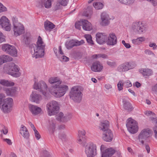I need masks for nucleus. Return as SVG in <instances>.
<instances>
[{"label": "nucleus", "instance_id": "0e129e2a", "mask_svg": "<svg viewBox=\"0 0 157 157\" xmlns=\"http://www.w3.org/2000/svg\"><path fill=\"white\" fill-rule=\"evenodd\" d=\"M132 41V43L135 44H140L138 38L136 39H133Z\"/></svg>", "mask_w": 157, "mask_h": 157}, {"label": "nucleus", "instance_id": "f704fd0d", "mask_svg": "<svg viewBox=\"0 0 157 157\" xmlns=\"http://www.w3.org/2000/svg\"><path fill=\"white\" fill-rule=\"evenodd\" d=\"M85 37L89 44L90 45L94 44V43L92 40V38L91 35L89 34L85 35Z\"/></svg>", "mask_w": 157, "mask_h": 157}, {"label": "nucleus", "instance_id": "a878e982", "mask_svg": "<svg viewBox=\"0 0 157 157\" xmlns=\"http://www.w3.org/2000/svg\"><path fill=\"white\" fill-rule=\"evenodd\" d=\"M21 134L26 139L29 138V135L26 128L24 126L22 125L20 130Z\"/></svg>", "mask_w": 157, "mask_h": 157}, {"label": "nucleus", "instance_id": "680f3d73", "mask_svg": "<svg viewBox=\"0 0 157 157\" xmlns=\"http://www.w3.org/2000/svg\"><path fill=\"white\" fill-rule=\"evenodd\" d=\"M153 130L155 133V137L157 140V126H155L153 128Z\"/></svg>", "mask_w": 157, "mask_h": 157}, {"label": "nucleus", "instance_id": "5701e85b", "mask_svg": "<svg viewBox=\"0 0 157 157\" xmlns=\"http://www.w3.org/2000/svg\"><path fill=\"white\" fill-rule=\"evenodd\" d=\"M41 99V95L37 93L36 92L34 91L32 92L30 96V100L31 101L38 103Z\"/></svg>", "mask_w": 157, "mask_h": 157}, {"label": "nucleus", "instance_id": "4be33fe9", "mask_svg": "<svg viewBox=\"0 0 157 157\" xmlns=\"http://www.w3.org/2000/svg\"><path fill=\"white\" fill-rule=\"evenodd\" d=\"M103 67L99 61L94 62L91 67V69L94 72H100L103 69Z\"/></svg>", "mask_w": 157, "mask_h": 157}, {"label": "nucleus", "instance_id": "4468645a", "mask_svg": "<svg viewBox=\"0 0 157 157\" xmlns=\"http://www.w3.org/2000/svg\"><path fill=\"white\" fill-rule=\"evenodd\" d=\"M83 43H84V41L83 40H81L80 41H76L72 40L67 41L65 43V45L67 49H70L75 46H79Z\"/></svg>", "mask_w": 157, "mask_h": 157}, {"label": "nucleus", "instance_id": "6ab92c4d", "mask_svg": "<svg viewBox=\"0 0 157 157\" xmlns=\"http://www.w3.org/2000/svg\"><path fill=\"white\" fill-rule=\"evenodd\" d=\"M13 30L14 35L16 36L21 35L25 31L24 27L21 24H18V25L14 26Z\"/></svg>", "mask_w": 157, "mask_h": 157}, {"label": "nucleus", "instance_id": "dca6fc26", "mask_svg": "<svg viewBox=\"0 0 157 157\" xmlns=\"http://www.w3.org/2000/svg\"><path fill=\"white\" fill-rule=\"evenodd\" d=\"M106 40L107 44L109 45L113 46L117 42V37L115 33H113L109 34Z\"/></svg>", "mask_w": 157, "mask_h": 157}, {"label": "nucleus", "instance_id": "bb28decb", "mask_svg": "<svg viewBox=\"0 0 157 157\" xmlns=\"http://www.w3.org/2000/svg\"><path fill=\"white\" fill-rule=\"evenodd\" d=\"M56 122L55 120H49V124L48 126V130L53 133L56 128Z\"/></svg>", "mask_w": 157, "mask_h": 157}, {"label": "nucleus", "instance_id": "09e8293b", "mask_svg": "<svg viewBox=\"0 0 157 157\" xmlns=\"http://www.w3.org/2000/svg\"><path fill=\"white\" fill-rule=\"evenodd\" d=\"M7 11V9L0 2V13Z\"/></svg>", "mask_w": 157, "mask_h": 157}, {"label": "nucleus", "instance_id": "cd10ccee", "mask_svg": "<svg viewBox=\"0 0 157 157\" xmlns=\"http://www.w3.org/2000/svg\"><path fill=\"white\" fill-rule=\"evenodd\" d=\"M53 1L54 0H44L43 2H42V4L40 5H37V6L40 7H42L43 6L42 4H43L46 8H50L52 6V2H53Z\"/></svg>", "mask_w": 157, "mask_h": 157}, {"label": "nucleus", "instance_id": "4c0bfd02", "mask_svg": "<svg viewBox=\"0 0 157 157\" xmlns=\"http://www.w3.org/2000/svg\"><path fill=\"white\" fill-rule=\"evenodd\" d=\"M77 142L78 143L81 144L82 146H85L86 145V143L84 141L82 136H78Z\"/></svg>", "mask_w": 157, "mask_h": 157}, {"label": "nucleus", "instance_id": "39448f33", "mask_svg": "<svg viewBox=\"0 0 157 157\" xmlns=\"http://www.w3.org/2000/svg\"><path fill=\"white\" fill-rule=\"evenodd\" d=\"M13 105V99L8 98L4 100L3 104L0 106V108L4 113H8L11 111Z\"/></svg>", "mask_w": 157, "mask_h": 157}, {"label": "nucleus", "instance_id": "f3484780", "mask_svg": "<svg viewBox=\"0 0 157 157\" xmlns=\"http://www.w3.org/2000/svg\"><path fill=\"white\" fill-rule=\"evenodd\" d=\"M113 137V133L110 129L103 132L102 138L105 141L111 142L112 140Z\"/></svg>", "mask_w": 157, "mask_h": 157}, {"label": "nucleus", "instance_id": "79ce46f5", "mask_svg": "<svg viewBox=\"0 0 157 157\" xmlns=\"http://www.w3.org/2000/svg\"><path fill=\"white\" fill-rule=\"evenodd\" d=\"M59 137L62 141H64L66 139L67 136L65 132H60L59 134Z\"/></svg>", "mask_w": 157, "mask_h": 157}, {"label": "nucleus", "instance_id": "774afa93", "mask_svg": "<svg viewBox=\"0 0 157 157\" xmlns=\"http://www.w3.org/2000/svg\"><path fill=\"white\" fill-rule=\"evenodd\" d=\"M152 90L154 92H157V83L152 87Z\"/></svg>", "mask_w": 157, "mask_h": 157}, {"label": "nucleus", "instance_id": "6e6d98bb", "mask_svg": "<svg viewBox=\"0 0 157 157\" xmlns=\"http://www.w3.org/2000/svg\"><path fill=\"white\" fill-rule=\"evenodd\" d=\"M149 46L150 47L152 48L154 50L156 49L157 47V46L155 43H150L149 44Z\"/></svg>", "mask_w": 157, "mask_h": 157}, {"label": "nucleus", "instance_id": "72a5a7b5", "mask_svg": "<svg viewBox=\"0 0 157 157\" xmlns=\"http://www.w3.org/2000/svg\"><path fill=\"white\" fill-rule=\"evenodd\" d=\"M63 6H64V4H62V3L59 2L57 1V2L54 4L53 10L55 11H56L61 9Z\"/></svg>", "mask_w": 157, "mask_h": 157}, {"label": "nucleus", "instance_id": "13d9d810", "mask_svg": "<svg viewBox=\"0 0 157 157\" xmlns=\"http://www.w3.org/2000/svg\"><path fill=\"white\" fill-rule=\"evenodd\" d=\"M150 119V120L152 121V122L153 124H157V117L154 118L151 117Z\"/></svg>", "mask_w": 157, "mask_h": 157}, {"label": "nucleus", "instance_id": "58836bf2", "mask_svg": "<svg viewBox=\"0 0 157 157\" xmlns=\"http://www.w3.org/2000/svg\"><path fill=\"white\" fill-rule=\"evenodd\" d=\"M11 46L9 44H4L2 45V50L7 53Z\"/></svg>", "mask_w": 157, "mask_h": 157}, {"label": "nucleus", "instance_id": "f8f14e48", "mask_svg": "<svg viewBox=\"0 0 157 157\" xmlns=\"http://www.w3.org/2000/svg\"><path fill=\"white\" fill-rule=\"evenodd\" d=\"M136 66V65L134 63L125 62L119 65L117 70L120 72H125L134 68Z\"/></svg>", "mask_w": 157, "mask_h": 157}, {"label": "nucleus", "instance_id": "4d7b16f0", "mask_svg": "<svg viewBox=\"0 0 157 157\" xmlns=\"http://www.w3.org/2000/svg\"><path fill=\"white\" fill-rule=\"evenodd\" d=\"M122 43L126 48H130L131 46L130 44L128 43H126L124 40H122Z\"/></svg>", "mask_w": 157, "mask_h": 157}, {"label": "nucleus", "instance_id": "603ef678", "mask_svg": "<svg viewBox=\"0 0 157 157\" xmlns=\"http://www.w3.org/2000/svg\"><path fill=\"white\" fill-rule=\"evenodd\" d=\"M145 53L149 55H153L155 56V54L151 50L147 49L146 50L144 51Z\"/></svg>", "mask_w": 157, "mask_h": 157}, {"label": "nucleus", "instance_id": "37998d69", "mask_svg": "<svg viewBox=\"0 0 157 157\" xmlns=\"http://www.w3.org/2000/svg\"><path fill=\"white\" fill-rule=\"evenodd\" d=\"M92 57L94 58H98L102 57L103 58H106L107 56L106 55L103 54H99L97 55H94L92 56Z\"/></svg>", "mask_w": 157, "mask_h": 157}, {"label": "nucleus", "instance_id": "c9c22d12", "mask_svg": "<svg viewBox=\"0 0 157 157\" xmlns=\"http://www.w3.org/2000/svg\"><path fill=\"white\" fill-rule=\"evenodd\" d=\"M41 157H52V154L46 150H44L42 152Z\"/></svg>", "mask_w": 157, "mask_h": 157}, {"label": "nucleus", "instance_id": "9b49d317", "mask_svg": "<svg viewBox=\"0 0 157 157\" xmlns=\"http://www.w3.org/2000/svg\"><path fill=\"white\" fill-rule=\"evenodd\" d=\"M85 152L87 157H94L97 154L96 145L93 143L86 145Z\"/></svg>", "mask_w": 157, "mask_h": 157}, {"label": "nucleus", "instance_id": "e2e57ef3", "mask_svg": "<svg viewBox=\"0 0 157 157\" xmlns=\"http://www.w3.org/2000/svg\"><path fill=\"white\" fill-rule=\"evenodd\" d=\"M147 1L151 3L154 6L157 5V0H147Z\"/></svg>", "mask_w": 157, "mask_h": 157}, {"label": "nucleus", "instance_id": "69168bd1", "mask_svg": "<svg viewBox=\"0 0 157 157\" xmlns=\"http://www.w3.org/2000/svg\"><path fill=\"white\" fill-rule=\"evenodd\" d=\"M57 1L59 2L62 3L64 4V6H66L67 5L68 0H57Z\"/></svg>", "mask_w": 157, "mask_h": 157}, {"label": "nucleus", "instance_id": "0eeeda50", "mask_svg": "<svg viewBox=\"0 0 157 157\" xmlns=\"http://www.w3.org/2000/svg\"><path fill=\"white\" fill-rule=\"evenodd\" d=\"M152 133V131L149 128L144 129L142 130L138 136L139 142L143 145L144 141L151 136Z\"/></svg>", "mask_w": 157, "mask_h": 157}, {"label": "nucleus", "instance_id": "c756f323", "mask_svg": "<svg viewBox=\"0 0 157 157\" xmlns=\"http://www.w3.org/2000/svg\"><path fill=\"white\" fill-rule=\"evenodd\" d=\"M140 72L144 76H149L152 74L151 70L148 68L141 69L140 70Z\"/></svg>", "mask_w": 157, "mask_h": 157}, {"label": "nucleus", "instance_id": "a211bd4d", "mask_svg": "<svg viewBox=\"0 0 157 157\" xmlns=\"http://www.w3.org/2000/svg\"><path fill=\"white\" fill-rule=\"evenodd\" d=\"M101 21L100 23L101 25L103 26L108 25L110 22V19L109 15L105 12H103L101 15Z\"/></svg>", "mask_w": 157, "mask_h": 157}, {"label": "nucleus", "instance_id": "6e6552de", "mask_svg": "<svg viewBox=\"0 0 157 157\" xmlns=\"http://www.w3.org/2000/svg\"><path fill=\"white\" fill-rule=\"evenodd\" d=\"M132 29L134 32L139 34L144 33L147 30L146 25L140 21L134 22L132 25Z\"/></svg>", "mask_w": 157, "mask_h": 157}, {"label": "nucleus", "instance_id": "5fc2aeb1", "mask_svg": "<svg viewBox=\"0 0 157 157\" xmlns=\"http://www.w3.org/2000/svg\"><path fill=\"white\" fill-rule=\"evenodd\" d=\"M107 64L110 67H113L116 65V63L115 62H111L110 61H107Z\"/></svg>", "mask_w": 157, "mask_h": 157}, {"label": "nucleus", "instance_id": "2f4dec72", "mask_svg": "<svg viewBox=\"0 0 157 157\" xmlns=\"http://www.w3.org/2000/svg\"><path fill=\"white\" fill-rule=\"evenodd\" d=\"M0 84L4 86H13L14 84L13 82L4 79H2L1 80Z\"/></svg>", "mask_w": 157, "mask_h": 157}, {"label": "nucleus", "instance_id": "3c124183", "mask_svg": "<svg viewBox=\"0 0 157 157\" xmlns=\"http://www.w3.org/2000/svg\"><path fill=\"white\" fill-rule=\"evenodd\" d=\"M34 132L36 138L37 140H39L41 137V136L40 135L39 132L36 130L34 131Z\"/></svg>", "mask_w": 157, "mask_h": 157}, {"label": "nucleus", "instance_id": "f257e3e1", "mask_svg": "<svg viewBox=\"0 0 157 157\" xmlns=\"http://www.w3.org/2000/svg\"><path fill=\"white\" fill-rule=\"evenodd\" d=\"M48 82L53 84L49 88V91L55 97L58 98L63 96L68 89L67 86L60 85L61 81L57 77H51L49 78Z\"/></svg>", "mask_w": 157, "mask_h": 157}, {"label": "nucleus", "instance_id": "2eb2a0df", "mask_svg": "<svg viewBox=\"0 0 157 157\" xmlns=\"http://www.w3.org/2000/svg\"><path fill=\"white\" fill-rule=\"evenodd\" d=\"M96 37L97 42L99 44H102L105 43L107 36L104 33H97Z\"/></svg>", "mask_w": 157, "mask_h": 157}, {"label": "nucleus", "instance_id": "412c9836", "mask_svg": "<svg viewBox=\"0 0 157 157\" xmlns=\"http://www.w3.org/2000/svg\"><path fill=\"white\" fill-rule=\"evenodd\" d=\"M109 128V122L107 121H101L99 125V129L103 132L110 130Z\"/></svg>", "mask_w": 157, "mask_h": 157}, {"label": "nucleus", "instance_id": "a19ab883", "mask_svg": "<svg viewBox=\"0 0 157 157\" xmlns=\"http://www.w3.org/2000/svg\"><path fill=\"white\" fill-rule=\"evenodd\" d=\"M56 119L58 121L64 122V118L63 114L62 112L60 113L57 116Z\"/></svg>", "mask_w": 157, "mask_h": 157}, {"label": "nucleus", "instance_id": "7ed1b4c3", "mask_svg": "<svg viewBox=\"0 0 157 157\" xmlns=\"http://www.w3.org/2000/svg\"><path fill=\"white\" fill-rule=\"evenodd\" d=\"M81 88L80 86H75L72 87L70 92V99L75 103H79L82 101L83 94Z\"/></svg>", "mask_w": 157, "mask_h": 157}, {"label": "nucleus", "instance_id": "1a4fd4ad", "mask_svg": "<svg viewBox=\"0 0 157 157\" xmlns=\"http://www.w3.org/2000/svg\"><path fill=\"white\" fill-rule=\"evenodd\" d=\"M128 121L126 125L128 131L132 134L136 133L138 130L137 122L131 118H128Z\"/></svg>", "mask_w": 157, "mask_h": 157}, {"label": "nucleus", "instance_id": "c85d7f7f", "mask_svg": "<svg viewBox=\"0 0 157 157\" xmlns=\"http://www.w3.org/2000/svg\"><path fill=\"white\" fill-rule=\"evenodd\" d=\"M44 27L46 30H50L55 27V25L49 21H46L44 22Z\"/></svg>", "mask_w": 157, "mask_h": 157}, {"label": "nucleus", "instance_id": "e433bc0d", "mask_svg": "<svg viewBox=\"0 0 157 157\" xmlns=\"http://www.w3.org/2000/svg\"><path fill=\"white\" fill-rule=\"evenodd\" d=\"M1 57L4 63L11 61L13 60V58L8 55H3Z\"/></svg>", "mask_w": 157, "mask_h": 157}, {"label": "nucleus", "instance_id": "864d4df0", "mask_svg": "<svg viewBox=\"0 0 157 157\" xmlns=\"http://www.w3.org/2000/svg\"><path fill=\"white\" fill-rule=\"evenodd\" d=\"M64 122H66L69 120L71 118V115L69 114L64 116Z\"/></svg>", "mask_w": 157, "mask_h": 157}, {"label": "nucleus", "instance_id": "7c9ffc66", "mask_svg": "<svg viewBox=\"0 0 157 157\" xmlns=\"http://www.w3.org/2000/svg\"><path fill=\"white\" fill-rule=\"evenodd\" d=\"M7 53L14 57L17 56V50L16 48L13 46H11V47H10Z\"/></svg>", "mask_w": 157, "mask_h": 157}, {"label": "nucleus", "instance_id": "a18cd8bd", "mask_svg": "<svg viewBox=\"0 0 157 157\" xmlns=\"http://www.w3.org/2000/svg\"><path fill=\"white\" fill-rule=\"evenodd\" d=\"M12 20L13 26L18 25V24H21L20 23L18 22L17 18L15 16H13L12 17Z\"/></svg>", "mask_w": 157, "mask_h": 157}, {"label": "nucleus", "instance_id": "ddd939ff", "mask_svg": "<svg viewBox=\"0 0 157 157\" xmlns=\"http://www.w3.org/2000/svg\"><path fill=\"white\" fill-rule=\"evenodd\" d=\"M47 87V84L43 81H40L38 83L35 82L33 86L34 89L39 90L40 91L42 92L43 94L45 97L47 96V94L44 91L46 90Z\"/></svg>", "mask_w": 157, "mask_h": 157}, {"label": "nucleus", "instance_id": "393cba45", "mask_svg": "<svg viewBox=\"0 0 157 157\" xmlns=\"http://www.w3.org/2000/svg\"><path fill=\"white\" fill-rule=\"evenodd\" d=\"M82 24L83 29L85 30L89 31L92 29V24L86 20H82Z\"/></svg>", "mask_w": 157, "mask_h": 157}, {"label": "nucleus", "instance_id": "49530a36", "mask_svg": "<svg viewBox=\"0 0 157 157\" xmlns=\"http://www.w3.org/2000/svg\"><path fill=\"white\" fill-rule=\"evenodd\" d=\"M131 82L129 80H127L124 82V86L126 88H128L132 86Z\"/></svg>", "mask_w": 157, "mask_h": 157}, {"label": "nucleus", "instance_id": "ea45409f", "mask_svg": "<svg viewBox=\"0 0 157 157\" xmlns=\"http://www.w3.org/2000/svg\"><path fill=\"white\" fill-rule=\"evenodd\" d=\"M93 5L96 9L98 10L102 9L103 6V4L100 2H96L94 3L93 4Z\"/></svg>", "mask_w": 157, "mask_h": 157}, {"label": "nucleus", "instance_id": "de8ad7c7", "mask_svg": "<svg viewBox=\"0 0 157 157\" xmlns=\"http://www.w3.org/2000/svg\"><path fill=\"white\" fill-rule=\"evenodd\" d=\"M81 25H82V20H81V21H78L76 22L75 24V28L79 30H80L81 29Z\"/></svg>", "mask_w": 157, "mask_h": 157}, {"label": "nucleus", "instance_id": "338daca9", "mask_svg": "<svg viewBox=\"0 0 157 157\" xmlns=\"http://www.w3.org/2000/svg\"><path fill=\"white\" fill-rule=\"evenodd\" d=\"M3 140L8 144L9 145H11L12 144L11 141L9 139H3Z\"/></svg>", "mask_w": 157, "mask_h": 157}, {"label": "nucleus", "instance_id": "b1692460", "mask_svg": "<svg viewBox=\"0 0 157 157\" xmlns=\"http://www.w3.org/2000/svg\"><path fill=\"white\" fill-rule=\"evenodd\" d=\"M127 98L124 97L122 99V102L123 103V106L124 109L128 111H131L133 109L131 104L127 100Z\"/></svg>", "mask_w": 157, "mask_h": 157}, {"label": "nucleus", "instance_id": "9d476101", "mask_svg": "<svg viewBox=\"0 0 157 157\" xmlns=\"http://www.w3.org/2000/svg\"><path fill=\"white\" fill-rule=\"evenodd\" d=\"M0 26L5 31H10L11 30L10 21L6 16H3L0 18Z\"/></svg>", "mask_w": 157, "mask_h": 157}, {"label": "nucleus", "instance_id": "052dcab7", "mask_svg": "<svg viewBox=\"0 0 157 157\" xmlns=\"http://www.w3.org/2000/svg\"><path fill=\"white\" fill-rule=\"evenodd\" d=\"M4 36L2 33L0 31V43L4 41L5 38Z\"/></svg>", "mask_w": 157, "mask_h": 157}, {"label": "nucleus", "instance_id": "f03ea898", "mask_svg": "<svg viewBox=\"0 0 157 157\" xmlns=\"http://www.w3.org/2000/svg\"><path fill=\"white\" fill-rule=\"evenodd\" d=\"M31 52L33 57L36 58L42 57L44 55L45 44L42 40V38L39 36L36 44H32L29 46Z\"/></svg>", "mask_w": 157, "mask_h": 157}, {"label": "nucleus", "instance_id": "8fccbe9b", "mask_svg": "<svg viewBox=\"0 0 157 157\" xmlns=\"http://www.w3.org/2000/svg\"><path fill=\"white\" fill-rule=\"evenodd\" d=\"M86 132L85 130H79L78 131V136H84L86 134Z\"/></svg>", "mask_w": 157, "mask_h": 157}, {"label": "nucleus", "instance_id": "20e7f679", "mask_svg": "<svg viewBox=\"0 0 157 157\" xmlns=\"http://www.w3.org/2000/svg\"><path fill=\"white\" fill-rule=\"evenodd\" d=\"M6 68L8 73L15 77H18L21 75L19 72V68L17 65L13 63H10L5 67Z\"/></svg>", "mask_w": 157, "mask_h": 157}, {"label": "nucleus", "instance_id": "aec40b11", "mask_svg": "<svg viewBox=\"0 0 157 157\" xmlns=\"http://www.w3.org/2000/svg\"><path fill=\"white\" fill-rule=\"evenodd\" d=\"M29 108L30 111L34 115H37L42 111L41 108L36 105L29 104Z\"/></svg>", "mask_w": 157, "mask_h": 157}, {"label": "nucleus", "instance_id": "473e14b6", "mask_svg": "<svg viewBox=\"0 0 157 157\" xmlns=\"http://www.w3.org/2000/svg\"><path fill=\"white\" fill-rule=\"evenodd\" d=\"M31 36L29 34H26L24 36L23 42L26 45H29L31 41Z\"/></svg>", "mask_w": 157, "mask_h": 157}, {"label": "nucleus", "instance_id": "bf43d9fd", "mask_svg": "<svg viewBox=\"0 0 157 157\" xmlns=\"http://www.w3.org/2000/svg\"><path fill=\"white\" fill-rule=\"evenodd\" d=\"M61 60L63 61L67 62L69 60V58L65 56H63L61 58Z\"/></svg>", "mask_w": 157, "mask_h": 157}, {"label": "nucleus", "instance_id": "c03bdc74", "mask_svg": "<svg viewBox=\"0 0 157 157\" xmlns=\"http://www.w3.org/2000/svg\"><path fill=\"white\" fill-rule=\"evenodd\" d=\"M117 87L118 90L119 91L121 90H123V86H124V82L123 81H120L118 83Z\"/></svg>", "mask_w": 157, "mask_h": 157}, {"label": "nucleus", "instance_id": "423d86ee", "mask_svg": "<svg viewBox=\"0 0 157 157\" xmlns=\"http://www.w3.org/2000/svg\"><path fill=\"white\" fill-rule=\"evenodd\" d=\"M48 115L50 116L55 115L59 111V107L57 102L52 101L47 105Z\"/></svg>", "mask_w": 157, "mask_h": 157}]
</instances>
